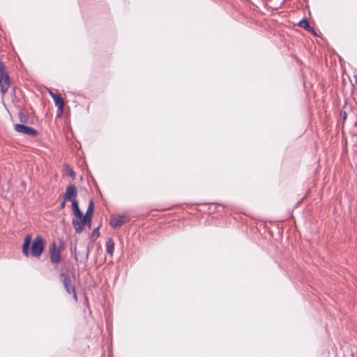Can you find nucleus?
<instances>
[{
  "label": "nucleus",
  "mask_w": 357,
  "mask_h": 357,
  "mask_svg": "<svg viewBox=\"0 0 357 357\" xmlns=\"http://www.w3.org/2000/svg\"><path fill=\"white\" fill-rule=\"evenodd\" d=\"M50 261L54 265H58L62 260L61 252L56 250V243L53 241L49 247Z\"/></svg>",
  "instance_id": "obj_5"
},
{
  "label": "nucleus",
  "mask_w": 357,
  "mask_h": 357,
  "mask_svg": "<svg viewBox=\"0 0 357 357\" xmlns=\"http://www.w3.org/2000/svg\"><path fill=\"white\" fill-rule=\"evenodd\" d=\"M50 96L53 98L55 106L57 107V115L59 116L63 112L65 102L63 98L57 93L50 91Z\"/></svg>",
  "instance_id": "obj_8"
},
{
  "label": "nucleus",
  "mask_w": 357,
  "mask_h": 357,
  "mask_svg": "<svg viewBox=\"0 0 357 357\" xmlns=\"http://www.w3.org/2000/svg\"><path fill=\"white\" fill-rule=\"evenodd\" d=\"M59 279L62 282L67 294H70V292L76 289L75 285L73 284L69 275L63 272H61L59 273Z\"/></svg>",
  "instance_id": "obj_6"
},
{
  "label": "nucleus",
  "mask_w": 357,
  "mask_h": 357,
  "mask_svg": "<svg viewBox=\"0 0 357 357\" xmlns=\"http://www.w3.org/2000/svg\"><path fill=\"white\" fill-rule=\"evenodd\" d=\"M346 117H347V113H346V112H343V119L345 120Z\"/></svg>",
  "instance_id": "obj_22"
},
{
  "label": "nucleus",
  "mask_w": 357,
  "mask_h": 357,
  "mask_svg": "<svg viewBox=\"0 0 357 357\" xmlns=\"http://www.w3.org/2000/svg\"><path fill=\"white\" fill-rule=\"evenodd\" d=\"M77 188L73 184L68 185L66 188V192L64 193L63 195L64 199H67V201L70 202L75 201L77 200Z\"/></svg>",
  "instance_id": "obj_9"
},
{
  "label": "nucleus",
  "mask_w": 357,
  "mask_h": 357,
  "mask_svg": "<svg viewBox=\"0 0 357 357\" xmlns=\"http://www.w3.org/2000/svg\"><path fill=\"white\" fill-rule=\"evenodd\" d=\"M14 130L17 132L22 133L32 137H36L39 135V132L37 130L24 124H14Z\"/></svg>",
  "instance_id": "obj_4"
},
{
  "label": "nucleus",
  "mask_w": 357,
  "mask_h": 357,
  "mask_svg": "<svg viewBox=\"0 0 357 357\" xmlns=\"http://www.w3.org/2000/svg\"><path fill=\"white\" fill-rule=\"evenodd\" d=\"M66 248V243L63 238L59 239V244L56 245V250L60 252H62Z\"/></svg>",
  "instance_id": "obj_17"
},
{
  "label": "nucleus",
  "mask_w": 357,
  "mask_h": 357,
  "mask_svg": "<svg viewBox=\"0 0 357 357\" xmlns=\"http://www.w3.org/2000/svg\"><path fill=\"white\" fill-rule=\"evenodd\" d=\"M70 250L71 253H73L74 252V253H75L74 258H75V261H77V255L76 254V245H75L73 247L71 245L70 248Z\"/></svg>",
  "instance_id": "obj_18"
},
{
  "label": "nucleus",
  "mask_w": 357,
  "mask_h": 357,
  "mask_svg": "<svg viewBox=\"0 0 357 357\" xmlns=\"http://www.w3.org/2000/svg\"><path fill=\"white\" fill-rule=\"evenodd\" d=\"M70 294H72L74 301L75 302H77L78 301V297H77V291H76V289H74L73 291H71Z\"/></svg>",
  "instance_id": "obj_19"
},
{
  "label": "nucleus",
  "mask_w": 357,
  "mask_h": 357,
  "mask_svg": "<svg viewBox=\"0 0 357 357\" xmlns=\"http://www.w3.org/2000/svg\"><path fill=\"white\" fill-rule=\"evenodd\" d=\"M92 224V218H86L82 217L80 219H73L72 225L75 228V232L77 234H80L85 226L88 227L89 229L91 228Z\"/></svg>",
  "instance_id": "obj_3"
},
{
  "label": "nucleus",
  "mask_w": 357,
  "mask_h": 357,
  "mask_svg": "<svg viewBox=\"0 0 357 357\" xmlns=\"http://www.w3.org/2000/svg\"><path fill=\"white\" fill-rule=\"evenodd\" d=\"M94 209V204L93 199H91L88 205L87 210L84 215H83L84 217L86 218H92L93 217V213Z\"/></svg>",
  "instance_id": "obj_15"
},
{
  "label": "nucleus",
  "mask_w": 357,
  "mask_h": 357,
  "mask_svg": "<svg viewBox=\"0 0 357 357\" xmlns=\"http://www.w3.org/2000/svg\"><path fill=\"white\" fill-rule=\"evenodd\" d=\"M17 116L19 118L20 122L21 123L20 124L26 125L30 123L29 115L24 113L22 111H20L17 113Z\"/></svg>",
  "instance_id": "obj_14"
},
{
  "label": "nucleus",
  "mask_w": 357,
  "mask_h": 357,
  "mask_svg": "<svg viewBox=\"0 0 357 357\" xmlns=\"http://www.w3.org/2000/svg\"><path fill=\"white\" fill-rule=\"evenodd\" d=\"M297 25L299 27L304 29L305 31L311 33L312 35L315 36H317L315 30L310 25V23L306 18H303L301 20H300L298 22Z\"/></svg>",
  "instance_id": "obj_11"
},
{
  "label": "nucleus",
  "mask_w": 357,
  "mask_h": 357,
  "mask_svg": "<svg viewBox=\"0 0 357 357\" xmlns=\"http://www.w3.org/2000/svg\"><path fill=\"white\" fill-rule=\"evenodd\" d=\"M31 240V236L29 234L24 237L22 245V253L26 257L30 255L38 257L44 251L45 245V239L40 235H37L33 241Z\"/></svg>",
  "instance_id": "obj_1"
},
{
  "label": "nucleus",
  "mask_w": 357,
  "mask_h": 357,
  "mask_svg": "<svg viewBox=\"0 0 357 357\" xmlns=\"http://www.w3.org/2000/svg\"><path fill=\"white\" fill-rule=\"evenodd\" d=\"M99 227H100L98 226L96 228L93 229V230L92 231V233L91 235V241L87 245V246L86 248L85 255L83 257L84 262H86L88 261L90 250L93 248L95 241L100 236Z\"/></svg>",
  "instance_id": "obj_7"
},
{
  "label": "nucleus",
  "mask_w": 357,
  "mask_h": 357,
  "mask_svg": "<svg viewBox=\"0 0 357 357\" xmlns=\"http://www.w3.org/2000/svg\"><path fill=\"white\" fill-rule=\"evenodd\" d=\"M114 241L112 238H108L105 242L106 252L112 257L114 252Z\"/></svg>",
  "instance_id": "obj_12"
},
{
  "label": "nucleus",
  "mask_w": 357,
  "mask_h": 357,
  "mask_svg": "<svg viewBox=\"0 0 357 357\" xmlns=\"http://www.w3.org/2000/svg\"><path fill=\"white\" fill-rule=\"evenodd\" d=\"M10 79L6 71V66L3 62L0 63V90L2 95H4L10 86Z\"/></svg>",
  "instance_id": "obj_2"
},
{
  "label": "nucleus",
  "mask_w": 357,
  "mask_h": 357,
  "mask_svg": "<svg viewBox=\"0 0 357 357\" xmlns=\"http://www.w3.org/2000/svg\"><path fill=\"white\" fill-rule=\"evenodd\" d=\"M72 209L73 211V213L75 216L76 217L75 219H80L82 217L83 213L79 209V204L77 200L72 201Z\"/></svg>",
  "instance_id": "obj_13"
},
{
  "label": "nucleus",
  "mask_w": 357,
  "mask_h": 357,
  "mask_svg": "<svg viewBox=\"0 0 357 357\" xmlns=\"http://www.w3.org/2000/svg\"><path fill=\"white\" fill-rule=\"evenodd\" d=\"M125 223L123 216H111L109 220V225L112 227L116 228L121 227Z\"/></svg>",
  "instance_id": "obj_10"
},
{
  "label": "nucleus",
  "mask_w": 357,
  "mask_h": 357,
  "mask_svg": "<svg viewBox=\"0 0 357 357\" xmlns=\"http://www.w3.org/2000/svg\"><path fill=\"white\" fill-rule=\"evenodd\" d=\"M84 305L86 307L89 308V299H88L86 296H84Z\"/></svg>",
  "instance_id": "obj_20"
},
{
  "label": "nucleus",
  "mask_w": 357,
  "mask_h": 357,
  "mask_svg": "<svg viewBox=\"0 0 357 357\" xmlns=\"http://www.w3.org/2000/svg\"><path fill=\"white\" fill-rule=\"evenodd\" d=\"M66 169L68 176L72 178V179H75L76 174L73 168L70 165H66Z\"/></svg>",
  "instance_id": "obj_16"
},
{
  "label": "nucleus",
  "mask_w": 357,
  "mask_h": 357,
  "mask_svg": "<svg viewBox=\"0 0 357 357\" xmlns=\"http://www.w3.org/2000/svg\"><path fill=\"white\" fill-rule=\"evenodd\" d=\"M66 200H67V199H63V200L62 201V202H61V204H60L59 210L63 209V208L65 207V206H66Z\"/></svg>",
  "instance_id": "obj_21"
}]
</instances>
